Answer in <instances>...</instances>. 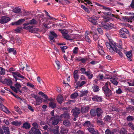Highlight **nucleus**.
<instances>
[{
  "label": "nucleus",
  "instance_id": "obj_38",
  "mask_svg": "<svg viewBox=\"0 0 134 134\" xmlns=\"http://www.w3.org/2000/svg\"><path fill=\"white\" fill-rule=\"evenodd\" d=\"M63 124L64 125L67 126H69L70 125V121L68 120H64L63 122Z\"/></svg>",
  "mask_w": 134,
  "mask_h": 134
},
{
  "label": "nucleus",
  "instance_id": "obj_62",
  "mask_svg": "<svg viewBox=\"0 0 134 134\" xmlns=\"http://www.w3.org/2000/svg\"><path fill=\"white\" fill-rule=\"evenodd\" d=\"M37 80L38 82L40 84H41L42 82H43L42 80L41 79V78L39 76H38L37 77Z\"/></svg>",
  "mask_w": 134,
  "mask_h": 134
},
{
  "label": "nucleus",
  "instance_id": "obj_43",
  "mask_svg": "<svg viewBox=\"0 0 134 134\" xmlns=\"http://www.w3.org/2000/svg\"><path fill=\"white\" fill-rule=\"evenodd\" d=\"M5 74V69L2 67H0V74L3 75Z\"/></svg>",
  "mask_w": 134,
  "mask_h": 134
},
{
  "label": "nucleus",
  "instance_id": "obj_46",
  "mask_svg": "<svg viewBox=\"0 0 134 134\" xmlns=\"http://www.w3.org/2000/svg\"><path fill=\"white\" fill-rule=\"evenodd\" d=\"M103 41L101 40H99L98 41V47H102L103 46Z\"/></svg>",
  "mask_w": 134,
  "mask_h": 134
},
{
  "label": "nucleus",
  "instance_id": "obj_17",
  "mask_svg": "<svg viewBox=\"0 0 134 134\" xmlns=\"http://www.w3.org/2000/svg\"><path fill=\"white\" fill-rule=\"evenodd\" d=\"M89 107L88 106L82 107L81 108V113H86L88 112L89 110Z\"/></svg>",
  "mask_w": 134,
  "mask_h": 134
},
{
  "label": "nucleus",
  "instance_id": "obj_2",
  "mask_svg": "<svg viewBox=\"0 0 134 134\" xmlns=\"http://www.w3.org/2000/svg\"><path fill=\"white\" fill-rule=\"evenodd\" d=\"M106 45L107 48L109 49V51L112 53H113L116 48V43L114 42H111L110 43L107 42L106 43Z\"/></svg>",
  "mask_w": 134,
  "mask_h": 134
},
{
  "label": "nucleus",
  "instance_id": "obj_54",
  "mask_svg": "<svg viewBox=\"0 0 134 134\" xmlns=\"http://www.w3.org/2000/svg\"><path fill=\"white\" fill-rule=\"evenodd\" d=\"M15 87L18 90H19L20 88L21 87V85L19 83H15Z\"/></svg>",
  "mask_w": 134,
  "mask_h": 134
},
{
  "label": "nucleus",
  "instance_id": "obj_21",
  "mask_svg": "<svg viewBox=\"0 0 134 134\" xmlns=\"http://www.w3.org/2000/svg\"><path fill=\"white\" fill-rule=\"evenodd\" d=\"M126 55L127 57L128 60L130 61H132L131 58L132 57V53L131 51L126 52Z\"/></svg>",
  "mask_w": 134,
  "mask_h": 134
},
{
  "label": "nucleus",
  "instance_id": "obj_59",
  "mask_svg": "<svg viewBox=\"0 0 134 134\" xmlns=\"http://www.w3.org/2000/svg\"><path fill=\"white\" fill-rule=\"evenodd\" d=\"M97 77L100 80H102L104 78L103 75L101 74H99Z\"/></svg>",
  "mask_w": 134,
  "mask_h": 134
},
{
  "label": "nucleus",
  "instance_id": "obj_39",
  "mask_svg": "<svg viewBox=\"0 0 134 134\" xmlns=\"http://www.w3.org/2000/svg\"><path fill=\"white\" fill-rule=\"evenodd\" d=\"M78 96V93L75 92L71 94L70 96V97L72 99H75L77 98Z\"/></svg>",
  "mask_w": 134,
  "mask_h": 134
},
{
  "label": "nucleus",
  "instance_id": "obj_42",
  "mask_svg": "<svg viewBox=\"0 0 134 134\" xmlns=\"http://www.w3.org/2000/svg\"><path fill=\"white\" fill-rule=\"evenodd\" d=\"M5 81L6 83L8 85H9L12 84V82L11 80L10 79H5Z\"/></svg>",
  "mask_w": 134,
  "mask_h": 134
},
{
  "label": "nucleus",
  "instance_id": "obj_48",
  "mask_svg": "<svg viewBox=\"0 0 134 134\" xmlns=\"http://www.w3.org/2000/svg\"><path fill=\"white\" fill-rule=\"evenodd\" d=\"M101 7L103 9H104L105 11H110L111 10L110 8L109 7H106L103 5H101Z\"/></svg>",
  "mask_w": 134,
  "mask_h": 134
},
{
  "label": "nucleus",
  "instance_id": "obj_26",
  "mask_svg": "<svg viewBox=\"0 0 134 134\" xmlns=\"http://www.w3.org/2000/svg\"><path fill=\"white\" fill-rule=\"evenodd\" d=\"M96 110L97 113V116L98 117H100L103 113L102 110L99 108H97Z\"/></svg>",
  "mask_w": 134,
  "mask_h": 134
},
{
  "label": "nucleus",
  "instance_id": "obj_3",
  "mask_svg": "<svg viewBox=\"0 0 134 134\" xmlns=\"http://www.w3.org/2000/svg\"><path fill=\"white\" fill-rule=\"evenodd\" d=\"M120 35L121 37L126 38L127 37H130L129 33L128 30L126 29H122L120 30Z\"/></svg>",
  "mask_w": 134,
  "mask_h": 134
},
{
  "label": "nucleus",
  "instance_id": "obj_19",
  "mask_svg": "<svg viewBox=\"0 0 134 134\" xmlns=\"http://www.w3.org/2000/svg\"><path fill=\"white\" fill-rule=\"evenodd\" d=\"M100 46L98 47V48L97 49V51L99 54L101 55H103L105 53L103 48V46L102 47L101 46Z\"/></svg>",
  "mask_w": 134,
  "mask_h": 134
},
{
  "label": "nucleus",
  "instance_id": "obj_40",
  "mask_svg": "<svg viewBox=\"0 0 134 134\" xmlns=\"http://www.w3.org/2000/svg\"><path fill=\"white\" fill-rule=\"evenodd\" d=\"M14 108L15 110L18 112L20 114L22 113L20 109L17 106H15L14 107Z\"/></svg>",
  "mask_w": 134,
  "mask_h": 134
},
{
  "label": "nucleus",
  "instance_id": "obj_61",
  "mask_svg": "<svg viewBox=\"0 0 134 134\" xmlns=\"http://www.w3.org/2000/svg\"><path fill=\"white\" fill-rule=\"evenodd\" d=\"M116 92L118 94H120L122 92V91L120 88H119L118 90L116 91Z\"/></svg>",
  "mask_w": 134,
  "mask_h": 134
},
{
  "label": "nucleus",
  "instance_id": "obj_45",
  "mask_svg": "<svg viewBox=\"0 0 134 134\" xmlns=\"http://www.w3.org/2000/svg\"><path fill=\"white\" fill-rule=\"evenodd\" d=\"M111 119V117L109 116V115H107L104 118V120L105 121H109Z\"/></svg>",
  "mask_w": 134,
  "mask_h": 134
},
{
  "label": "nucleus",
  "instance_id": "obj_47",
  "mask_svg": "<svg viewBox=\"0 0 134 134\" xmlns=\"http://www.w3.org/2000/svg\"><path fill=\"white\" fill-rule=\"evenodd\" d=\"M127 83L130 86H134V81L130 80L128 81Z\"/></svg>",
  "mask_w": 134,
  "mask_h": 134
},
{
  "label": "nucleus",
  "instance_id": "obj_44",
  "mask_svg": "<svg viewBox=\"0 0 134 134\" xmlns=\"http://www.w3.org/2000/svg\"><path fill=\"white\" fill-rule=\"evenodd\" d=\"M25 20V19H20L16 21V23L17 24V25H19L22 23L24 22Z\"/></svg>",
  "mask_w": 134,
  "mask_h": 134
},
{
  "label": "nucleus",
  "instance_id": "obj_37",
  "mask_svg": "<svg viewBox=\"0 0 134 134\" xmlns=\"http://www.w3.org/2000/svg\"><path fill=\"white\" fill-rule=\"evenodd\" d=\"M102 13L103 14L105 15H107L108 16H109L110 17L114 16V15L113 14H111L110 12H103Z\"/></svg>",
  "mask_w": 134,
  "mask_h": 134
},
{
  "label": "nucleus",
  "instance_id": "obj_24",
  "mask_svg": "<svg viewBox=\"0 0 134 134\" xmlns=\"http://www.w3.org/2000/svg\"><path fill=\"white\" fill-rule=\"evenodd\" d=\"M88 77L89 79H91L93 76V74L91 73V72L89 71H86L85 73V74Z\"/></svg>",
  "mask_w": 134,
  "mask_h": 134
},
{
  "label": "nucleus",
  "instance_id": "obj_10",
  "mask_svg": "<svg viewBox=\"0 0 134 134\" xmlns=\"http://www.w3.org/2000/svg\"><path fill=\"white\" fill-rule=\"evenodd\" d=\"M37 128L32 127L29 132V133H31V134H37L40 133L39 130Z\"/></svg>",
  "mask_w": 134,
  "mask_h": 134
},
{
  "label": "nucleus",
  "instance_id": "obj_55",
  "mask_svg": "<svg viewBox=\"0 0 134 134\" xmlns=\"http://www.w3.org/2000/svg\"><path fill=\"white\" fill-rule=\"evenodd\" d=\"M21 29V27H17L16 29H15L14 30L15 31V32L16 33H19Z\"/></svg>",
  "mask_w": 134,
  "mask_h": 134
},
{
  "label": "nucleus",
  "instance_id": "obj_27",
  "mask_svg": "<svg viewBox=\"0 0 134 134\" xmlns=\"http://www.w3.org/2000/svg\"><path fill=\"white\" fill-rule=\"evenodd\" d=\"M2 128L5 134H10L9 129V127L4 126Z\"/></svg>",
  "mask_w": 134,
  "mask_h": 134
},
{
  "label": "nucleus",
  "instance_id": "obj_56",
  "mask_svg": "<svg viewBox=\"0 0 134 134\" xmlns=\"http://www.w3.org/2000/svg\"><path fill=\"white\" fill-rule=\"evenodd\" d=\"M51 35L54 37H57V35L55 33L54 31H51L50 32Z\"/></svg>",
  "mask_w": 134,
  "mask_h": 134
},
{
  "label": "nucleus",
  "instance_id": "obj_18",
  "mask_svg": "<svg viewBox=\"0 0 134 134\" xmlns=\"http://www.w3.org/2000/svg\"><path fill=\"white\" fill-rule=\"evenodd\" d=\"M92 99L93 101L98 102H101L102 101L101 97L96 95L93 96Z\"/></svg>",
  "mask_w": 134,
  "mask_h": 134
},
{
  "label": "nucleus",
  "instance_id": "obj_64",
  "mask_svg": "<svg viewBox=\"0 0 134 134\" xmlns=\"http://www.w3.org/2000/svg\"><path fill=\"white\" fill-rule=\"evenodd\" d=\"M109 19L108 18L104 17L103 19V21L102 22H104L105 23H107L109 21Z\"/></svg>",
  "mask_w": 134,
  "mask_h": 134
},
{
  "label": "nucleus",
  "instance_id": "obj_13",
  "mask_svg": "<svg viewBox=\"0 0 134 134\" xmlns=\"http://www.w3.org/2000/svg\"><path fill=\"white\" fill-rule=\"evenodd\" d=\"M65 30H63L62 32L64 38L68 40H72V39L70 38V36L67 33L65 32Z\"/></svg>",
  "mask_w": 134,
  "mask_h": 134
},
{
  "label": "nucleus",
  "instance_id": "obj_33",
  "mask_svg": "<svg viewBox=\"0 0 134 134\" xmlns=\"http://www.w3.org/2000/svg\"><path fill=\"white\" fill-rule=\"evenodd\" d=\"M116 52L119 54V55L121 57H123V54L122 52H121L119 49H118L117 48H115V50L114 51V52Z\"/></svg>",
  "mask_w": 134,
  "mask_h": 134
},
{
  "label": "nucleus",
  "instance_id": "obj_60",
  "mask_svg": "<svg viewBox=\"0 0 134 134\" xmlns=\"http://www.w3.org/2000/svg\"><path fill=\"white\" fill-rule=\"evenodd\" d=\"M134 119L133 116H129L127 117V120L128 121H131Z\"/></svg>",
  "mask_w": 134,
  "mask_h": 134
},
{
  "label": "nucleus",
  "instance_id": "obj_30",
  "mask_svg": "<svg viewBox=\"0 0 134 134\" xmlns=\"http://www.w3.org/2000/svg\"><path fill=\"white\" fill-rule=\"evenodd\" d=\"M31 126L30 124L28 122H25L23 125L22 127L25 129H29L30 127Z\"/></svg>",
  "mask_w": 134,
  "mask_h": 134
},
{
  "label": "nucleus",
  "instance_id": "obj_22",
  "mask_svg": "<svg viewBox=\"0 0 134 134\" xmlns=\"http://www.w3.org/2000/svg\"><path fill=\"white\" fill-rule=\"evenodd\" d=\"M70 115L69 112L64 113L61 115V117L62 118H64L69 119L70 118Z\"/></svg>",
  "mask_w": 134,
  "mask_h": 134
},
{
  "label": "nucleus",
  "instance_id": "obj_14",
  "mask_svg": "<svg viewBox=\"0 0 134 134\" xmlns=\"http://www.w3.org/2000/svg\"><path fill=\"white\" fill-rule=\"evenodd\" d=\"M82 125L85 127H93V125L92 124L90 121H86L84 122L82 124Z\"/></svg>",
  "mask_w": 134,
  "mask_h": 134
},
{
  "label": "nucleus",
  "instance_id": "obj_12",
  "mask_svg": "<svg viewBox=\"0 0 134 134\" xmlns=\"http://www.w3.org/2000/svg\"><path fill=\"white\" fill-rule=\"evenodd\" d=\"M0 109L2 110L3 111L7 113H9L10 112L7 109L3 104L0 103Z\"/></svg>",
  "mask_w": 134,
  "mask_h": 134
},
{
  "label": "nucleus",
  "instance_id": "obj_34",
  "mask_svg": "<svg viewBox=\"0 0 134 134\" xmlns=\"http://www.w3.org/2000/svg\"><path fill=\"white\" fill-rule=\"evenodd\" d=\"M92 88L93 90L94 91V92L98 91L99 90L98 86L96 85H93L92 86Z\"/></svg>",
  "mask_w": 134,
  "mask_h": 134
},
{
  "label": "nucleus",
  "instance_id": "obj_25",
  "mask_svg": "<svg viewBox=\"0 0 134 134\" xmlns=\"http://www.w3.org/2000/svg\"><path fill=\"white\" fill-rule=\"evenodd\" d=\"M56 106V103L53 101L49 103V107L51 108H55Z\"/></svg>",
  "mask_w": 134,
  "mask_h": 134
},
{
  "label": "nucleus",
  "instance_id": "obj_51",
  "mask_svg": "<svg viewBox=\"0 0 134 134\" xmlns=\"http://www.w3.org/2000/svg\"><path fill=\"white\" fill-rule=\"evenodd\" d=\"M99 17H100L99 16L97 17L96 16L93 15L91 17V18L90 19H89L96 21V20H97Z\"/></svg>",
  "mask_w": 134,
  "mask_h": 134
},
{
  "label": "nucleus",
  "instance_id": "obj_6",
  "mask_svg": "<svg viewBox=\"0 0 134 134\" xmlns=\"http://www.w3.org/2000/svg\"><path fill=\"white\" fill-rule=\"evenodd\" d=\"M103 27L105 29H109L112 28L113 27V25L109 22L108 23H105L104 22H101Z\"/></svg>",
  "mask_w": 134,
  "mask_h": 134
},
{
  "label": "nucleus",
  "instance_id": "obj_52",
  "mask_svg": "<svg viewBox=\"0 0 134 134\" xmlns=\"http://www.w3.org/2000/svg\"><path fill=\"white\" fill-rule=\"evenodd\" d=\"M78 48L77 47H75L73 50V52L74 54H77L78 53Z\"/></svg>",
  "mask_w": 134,
  "mask_h": 134
},
{
  "label": "nucleus",
  "instance_id": "obj_57",
  "mask_svg": "<svg viewBox=\"0 0 134 134\" xmlns=\"http://www.w3.org/2000/svg\"><path fill=\"white\" fill-rule=\"evenodd\" d=\"M62 110L64 112V113H68L70 112L69 110L68 109L67 107H64L62 108Z\"/></svg>",
  "mask_w": 134,
  "mask_h": 134
},
{
  "label": "nucleus",
  "instance_id": "obj_53",
  "mask_svg": "<svg viewBox=\"0 0 134 134\" xmlns=\"http://www.w3.org/2000/svg\"><path fill=\"white\" fill-rule=\"evenodd\" d=\"M7 50L10 53L13 52L14 54H15L16 53V51H14V49L13 48H8L7 49Z\"/></svg>",
  "mask_w": 134,
  "mask_h": 134
},
{
  "label": "nucleus",
  "instance_id": "obj_23",
  "mask_svg": "<svg viewBox=\"0 0 134 134\" xmlns=\"http://www.w3.org/2000/svg\"><path fill=\"white\" fill-rule=\"evenodd\" d=\"M24 28L26 30H29L30 32H32V29L33 28V27L31 26H28L27 25H24Z\"/></svg>",
  "mask_w": 134,
  "mask_h": 134
},
{
  "label": "nucleus",
  "instance_id": "obj_20",
  "mask_svg": "<svg viewBox=\"0 0 134 134\" xmlns=\"http://www.w3.org/2000/svg\"><path fill=\"white\" fill-rule=\"evenodd\" d=\"M12 11L14 13H21V9L18 7L15 8H12Z\"/></svg>",
  "mask_w": 134,
  "mask_h": 134
},
{
  "label": "nucleus",
  "instance_id": "obj_4",
  "mask_svg": "<svg viewBox=\"0 0 134 134\" xmlns=\"http://www.w3.org/2000/svg\"><path fill=\"white\" fill-rule=\"evenodd\" d=\"M131 15H132L131 16H122V19L125 21L131 23L132 21L134 20V13H131Z\"/></svg>",
  "mask_w": 134,
  "mask_h": 134
},
{
  "label": "nucleus",
  "instance_id": "obj_31",
  "mask_svg": "<svg viewBox=\"0 0 134 134\" xmlns=\"http://www.w3.org/2000/svg\"><path fill=\"white\" fill-rule=\"evenodd\" d=\"M11 124L13 125L16 126H18L20 125L22 123L21 121H14L12 122Z\"/></svg>",
  "mask_w": 134,
  "mask_h": 134
},
{
  "label": "nucleus",
  "instance_id": "obj_50",
  "mask_svg": "<svg viewBox=\"0 0 134 134\" xmlns=\"http://www.w3.org/2000/svg\"><path fill=\"white\" fill-rule=\"evenodd\" d=\"M81 7L83 8L85 11L87 12L88 13H89V10L84 5H81Z\"/></svg>",
  "mask_w": 134,
  "mask_h": 134
},
{
  "label": "nucleus",
  "instance_id": "obj_7",
  "mask_svg": "<svg viewBox=\"0 0 134 134\" xmlns=\"http://www.w3.org/2000/svg\"><path fill=\"white\" fill-rule=\"evenodd\" d=\"M10 20V18L6 16H4L2 17L0 20V23L2 24L6 23Z\"/></svg>",
  "mask_w": 134,
  "mask_h": 134
},
{
  "label": "nucleus",
  "instance_id": "obj_8",
  "mask_svg": "<svg viewBox=\"0 0 134 134\" xmlns=\"http://www.w3.org/2000/svg\"><path fill=\"white\" fill-rule=\"evenodd\" d=\"M33 97L36 100V105H39L42 102V98L37 95H34Z\"/></svg>",
  "mask_w": 134,
  "mask_h": 134
},
{
  "label": "nucleus",
  "instance_id": "obj_1",
  "mask_svg": "<svg viewBox=\"0 0 134 134\" xmlns=\"http://www.w3.org/2000/svg\"><path fill=\"white\" fill-rule=\"evenodd\" d=\"M110 84V82H107L105 83L104 86L102 87V90L104 91V93L106 96L107 97L111 96L113 94L112 91L108 87Z\"/></svg>",
  "mask_w": 134,
  "mask_h": 134
},
{
  "label": "nucleus",
  "instance_id": "obj_11",
  "mask_svg": "<svg viewBox=\"0 0 134 134\" xmlns=\"http://www.w3.org/2000/svg\"><path fill=\"white\" fill-rule=\"evenodd\" d=\"M52 119L53 121H52V123L54 125H57L59 121V117L57 116L53 117L52 118Z\"/></svg>",
  "mask_w": 134,
  "mask_h": 134
},
{
  "label": "nucleus",
  "instance_id": "obj_32",
  "mask_svg": "<svg viewBox=\"0 0 134 134\" xmlns=\"http://www.w3.org/2000/svg\"><path fill=\"white\" fill-rule=\"evenodd\" d=\"M60 129V132L62 134L67 133L68 132V130L66 128L61 127Z\"/></svg>",
  "mask_w": 134,
  "mask_h": 134
},
{
  "label": "nucleus",
  "instance_id": "obj_28",
  "mask_svg": "<svg viewBox=\"0 0 134 134\" xmlns=\"http://www.w3.org/2000/svg\"><path fill=\"white\" fill-rule=\"evenodd\" d=\"M57 100L58 102L61 103L63 100V97L61 95H58L57 96Z\"/></svg>",
  "mask_w": 134,
  "mask_h": 134
},
{
  "label": "nucleus",
  "instance_id": "obj_35",
  "mask_svg": "<svg viewBox=\"0 0 134 134\" xmlns=\"http://www.w3.org/2000/svg\"><path fill=\"white\" fill-rule=\"evenodd\" d=\"M90 114L92 116H94L96 115H97L96 110L94 109L91 110L90 111Z\"/></svg>",
  "mask_w": 134,
  "mask_h": 134
},
{
  "label": "nucleus",
  "instance_id": "obj_15",
  "mask_svg": "<svg viewBox=\"0 0 134 134\" xmlns=\"http://www.w3.org/2000/svg\"><path fill=\"white\" fill-rule=\"evenodd\" d=\"M78 70H75L73 73L74 77L75 79V83L76 82L78 79L79 78V76L78 74Z\"/></svg>",
  "mask_w": 134,
  "mask_h": 134
},
{
  "label": "nucleus",
  "instance_id": "obj_58",
  "mask_svg": "<svg viewBox=\"0 0 134 134\" xmlns=\"http://www.w3.org/2000/svg\"><path fill=\"white\" fill-rule=\"evenodd\" d=\"M87 130L90 132L92 133L94 129V128L91 127H90L87 128Z\"/></svg>",
  "mask_w": 134,
  "mask_h": 134
},
{
  "label": "nucleus",
  "instance_id": "obj_36",
  "mask_svg": "<svg viewBox=\"0 0 134 134\" xmlns=\"http://www.w3.org/2000/svg\"><path fill=\"white\" fill-rule=\"evenodd\" d=\"M38 93L39 95H41L43 98H44L46 99L47 100L48 99V97L47 96L42 92L41 91L39 92Z\"/></svg>",
  "mask_w": 134,
  "mask_h": 134
},
{
  "label": "nucleus",
  "instance_id": "obj_63",
  "mask_svg": "<svg viewBox=\"0 0 134 134\" xmlns=\"http://www.w3.org/2000/svg\"><path fill=\"white\" fill-rule=\"evenodd\" d=\"M55 63L57 65V66H58V69H59L60 68V63L59 62L57 61V60H56L55 61Z\"/></svg>",
  "mask_w": 134,
  "mask_h": 134
},
{
  "label": "nucleus",
  "instance_id": "obj_16",
  "mask_svg": "<svg viewBox=\"0 0 134 134\" xmlns=\"http://www.w3.org/2000/svg\"><path fill=\"white\" fill-rule=\"evenodd\" d=\"M37 21L34 19H32L30 21L27 23H25L23 24V25H28L29 24L35 25L37 24Z\"/></svg>",
  "mask_w": 134,
  "mask_h": 134
},
{
  "label": "nucleus",
  "instance_id": "obj_29",
  "mask_svg": "<svg viewBox=\"0 0 134 134\" xmlns=\"http://www.w3.org/2000/svg\"><path fill=\"white\" fill-rule=\"evenodd\" d=\"M117 80V79L116 78H112L110 79V81L114 85H117L118 83Z\"/></svg>",
  "mask_w": 134,
  "mask_h": 134
},
{
  "label": "nucleus",
  "instance_id": "obj_49",
  "mask_svg": "<svg viewBox=\"0 0 134 134\" xmlns=\"http://www.w3.org/2000/svg\"><path fill=\"white\" fill-rule=\"evenodd\" d=\"M105 134H114V133L113 132H111L110 130L107 129L105 131Z\"/></svg>",
  "mask_w": 134,
  "mask_h": 134
},
{
  "label": "nucleus",
  "instance_id": "obj_9",
  "mask_svg": "<svg viewBox=\"0 0 134 134\" xmlns=\"http://www.w3.org/2000/svg\"><path fill=\"white\" fill-rule=\"evenodd\" d=\"M85 39L86 41L89 43H91L90 37H91L90 33L86 31L85 34Z\"/></svg>",
  "mask_w": 134,
  "mask_h": 134
},
{
  "label": "nucleus",
  "instance_id": "obj_41",
  "mask_svg": "<svg viewBox=\"0 0 134 134\" xmlns=\"http://www.w3.org/2000/svg\"><path fill=\"white\" fill-rule=\"evenodd\" d=\"M81 93L80 94V96L81 97H82L83 96H86L87 95V93H88L87 91H80Z\"/></svg>",
  "mask_w": 134,
  "mask_h": 134
},
{
  "label": "nucleus",
  "instance_id": "obj_5",
  "mask_svg": "<svg viewBox=\"0 0 134 134\" xmlns=\"http://www.w3.org/2000/svg\"><path fill=\"white\" fill-rule=\"evenodd\" d=\"M72 111L73 115L75 117L77 118L78 117V115L80 114L81 111L79 108L75 107L72 109Z\"/></svg>",
  "mask_w": 134,
  "mask_h": 134
}]
</instances>
